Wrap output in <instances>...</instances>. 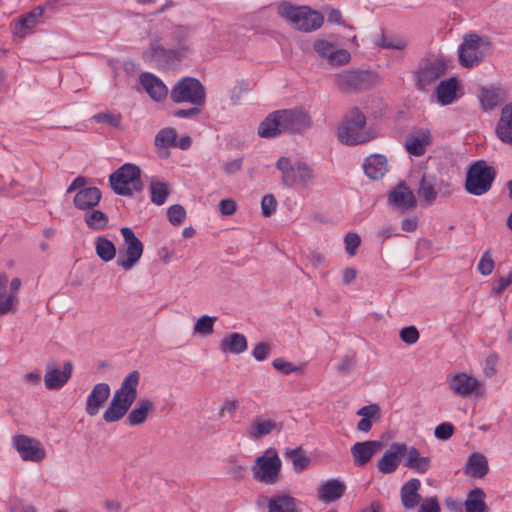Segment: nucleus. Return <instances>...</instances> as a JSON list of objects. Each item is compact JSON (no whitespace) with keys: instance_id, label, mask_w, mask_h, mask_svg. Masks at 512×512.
<instances>
[{"instance_id":"6ab92c4d","label":"nucleus","mask_w":512,"mask_h":512,"mask_svg":"<svg viewBox=\"0 0 512 512\" xmlns=\"http://www.w3.org/2000/svg\"><path fill=\"white\" fill-rule=\"evenodd\" d=\"M389 203L395 208L406 211L416 206V198L413 191L405 184H398L388 195Z\"/></svg>"},{"instance_id":"20e7f679","label":"nucleus","mask_w":512,"mask_h":512,"mask_svg":"<svg viewBox=\"0 0 512 512\" xmlns=\"http://www.w3.org/2000/svg\"><path fill=\"white\" fill-rule=\"evenodd\" d=\"M277 12L294 29L303 32H312L319 29L323 22V15L308 6H294L289 2L278 5Z\"/></svg>"},{"instance_id":"09e8293b","label":"nucleus","mask_w":512,"mask_h":512,"mask_svg":"<svg viewBox=\"0 0 512 512\" xmlns=\"http://www.w3.org/2000/svg\"><path fill=\"white\" fill-rule=\"evenodd\" d=\"M313 48L320 57L327 58L328 60L336 49V46L327 40L318 39L314 42Z\"/></svg>"},{"instance_id":"37998d69","label":"nucleus","mask_w":512,"mask_h":512,"mask_svg":"<svg viewBox=\"0 0 512 512\" xmlns=\"http://www.w3.org/2000/svg\"><path fill=\"white\" fill-rule=\"evenodd\" d=\"M150 194L152 203L158 206L163 205L170 194L168 184L152 180L150 182Z\"/></svg>"},{"instance_id":"f8f14e48","label":"nucleus","mask_w":512,"mask_h":512,"mask_svg":"<svg viewBox=\"0 0 512 512\" xmlns=\"http://www.w3.org/2000/svg\"><path fill=\"white\" fill-rule=\"evenodd\" d=\"M483 40L477 34H466L463 37V43L459 46V61L462 66L470 68L478 65L484 58V53L480 50Z\"/></svg>"},{"instance_id":"b1692460","label":"nucleus","mask_w":512,"mask_h":512,"mask_svg":"<svg viewBox=\"0 0 512 512\" xmlns=\"http://www.w3.org/2000/svg\"><path fill=\"white\" fill-rule=\"evenodd\" d=\"M431 458L422 456L414 446H407L404 455V466L418 474H425L431 468Z\"/></svg>"},{"instance_id":"4be33fe9","label":"nucleus","mask_w":512,"mask_h":512,"mask_svg":"<svg viewBox=\"0 0 512 512\" xmlns=\"http://www.w3.org/2000/svg\"><path fill=\"white\" fill-rule=\"evenodd\" d=\"M369 73L358 70H346L335 76L337 86L345 91L358 90L365 86Z\"/></svg>"},{"instance_id":"a211bd4d","label":"nucleus","mask_w":512,"mask_h":512,"mask_svg":"<svg viewBox=\"0 0 512 512\" xmlns=\"http://www.w3.org/2000/svg\"><path fill=\"white\" fill-rule=\"evenodd\" d=\"M267 502L268 512H301L300 502L286 493L275 494L271 497L260 496L257 503Z\"/></svg>"},{"instance_id":"338daca9","label":"nucleus","mask_w":512,"mask_h":512,"mask_svg":"<svg viewBox=\"0 0 512 512\" xmlns=\"http://www.w3.org/2000/svg\"><path fill=\"white\" fill-rule=\"evenodd\" d=\"M219 210L223 215H232L236 211V203L232 199H223L219 203Z\"/></svg>"},{"instance_id":"864d4df0","label":"nucleus","mask_w":512,"mask_h":512,"mask_svg":"<svg viewBox=\"0 0 512 512\" xmlns=\"http://www.w3.org/2000/svg\"><path fill=\"white\" fill-rule=\"evenodd\" d=\"M271 353V345L266 342L258 343L252 350V356L256 361L266 360Z\"/></svg>"},{"instance_id":"7ed1b4c3","label":"nucleus","mask_w":512,"mask_h":512,"mask_svg":"<svg viewBox=\"0 0 512 512\" xmlns=\"http://www.w3.org/2000/svg\"><path fill=\"white\" fill-rule=\"evenodd\" d=\"M378 131L366 127V116L358 109L349 111L338 129V138L341 143L354 146L375 139Z\"/></svg>"},{"instance_id":"3c124183","label":"nucleus","mask_w":512,"mask_h":512,"mask_svg":"<svg viewBox=\"0 0 512 512\" xmlns=\"http://www.w3.org/2000/svg\"><path fill=\"white\" fill-rule=\"evenodd\" d=\"M350 59L351 55L347 50L336 47L331 57L328 59V62L333 66H340L347 64Z\"/></svg>"},{"instance_id":"c9c22d12","label":"nucleus","mask_w":512,"mask_h":512,"mask_svg":"<svg viewBox=\"0 0 512 512\" xmlns=\"http://www.w3.org/2000/svg\"><path fill=\"white\" fill-rule=\"evenodd\" d=\"M220 348L223 352L241 354L248 348L247 339L243 334L231 333L221 340Z\"/></svg>"},{"instance_id":"a18cd8bd","label":"nucleus","mask_w":512,"mask_h":512,"mask_svg":"<svg viewBox=\"0 0 512 512\" xmlns=\"http://www.w3.org/2000/svg\"><path fill=\"white\" fill-rule=\"evenodd\" d=\"M177 133L173 128L161 129L155 136V146L159 149L176 146Z\"/></svg>"},{"instance_id":"f3484780","label":"nucleus","mask_w":512,"mask_h":512,"mask_svg":"<svg viewBox=\"0 0 512 512\" xmlns=\"http://www.w3.org/2000/svg\"><path fill=\"white\" fill-rule=\"evenodd\" d=\"M282 118V129L289 133H301L311 126L309 115L301 110H279Z\"/></svg>"},{"instance_id":"ea45409f","label":"nucleus","mask_w":512,"mask_h":512,"mask_svg":"<svg viewBox=\"0 0 512 512\" xmlns=\"http://www.w3.org/2000/svg\"><path fill=\"white\" fill-rule=\"evenodd\" d=\"M95 251L97 256L104 262H109L116 256L115 245L105 236H98L95 239Z\"/></svg>"},{"instance_id":"a19ab883","label":"nucleus","mask_w":512,"mask_h":512,"mask_svg":"<svg viewBox=\"0 0 512 512\" xmlns=\"http://www.w3.org/2000/svg\"><path fill=\"white\" fill-rule=\"evenodd\" d=\"M86 225L94 231H103L108 226V216L100 210L90 209L84 215Z\"/></svg>"},{"instance_id":"ddd939ff","label":"nucleus","mask_w":512,"mask_h":512,"mask_svg":"<svg viewBox=\"0 0 512 512\" xmlns=\"http://www.w3.org/2000/svg\"><path fill=\"white\" fill-rule=\"evenodd\" d=\"M446 63L440 58H429L420 66L417 71V86L419 89H426L434 84L446 72Z\"/></svg>"},{"instance_id":"f03ea898","label":"nucleus","mask_w":512,"mask_h":512,"mask_svg":"<svg viewBox=\"0 0 512 512\" xmlns=\"http://www.w3.org/2000/svg\"><path fill=\"white\" fill-rule=\"evenodd\" d=\"M189 35V29L184 26H177L172 32L177 44L175 48H164L159 38H152L150 48L143 53L145 61H153L158 67L165 68L175 61H181L189 52L185 41Z\"/></svg>"},{"instance_id":"680f3d73","label":"nucleus","mask_w":512,"mask_h":512,"mask_svg":"<svg viewBox=\"0 0 512 512\" xmlns=\"http://www.w3.org/2000/svg\"><path fill=\"white\" fill-rule=\"evenodd\" d=\"M277 201L272 194L265 195L261 201L262 213L265 217L272 215L276 210Z\"/></svg>"},{"instance_id":"58836bf2","label":"nucleus","mask_w":512,"mask_h":512,"mask_svg":"<svg viewBox=\"0 0 512 512\" xmlns=\"http://www.w3.org/2000/svg\"><path fill=\"white\" fill-rule=\"evenodd\" d=\"M486 495L481 488L472 489L464 502L465 512H488Z\"/></svg>"},{"instance_id":"412c9836","label":"nucleus","mask_w":512,"mask_h":512,"mask_svg":"<svg viewBox=\"0 0 512 512\" xmlns=\"http://www.w3.org/2000/svg\"><path fill=\"white\" fill-rule=\"evenodd\" d=\"M421 481L417 478L407 480L400 488L401 504L406 510L419 506L424 499L420 495Z\"/></svg>"},{"instance_id":"5701e85b","label":"nucleus","mask_w":512,"mask_h":512,"mask_svg":"<svg viewBox=\"0 0 512 512\" xmlns=\"http://www.w3.org/2000/svg\"><path fill=\"white\" fill-rule=\"evenodd\" d=\"M382 442L376 440L356 442L351 447V454L356 466L366 465L378 450L382 448Z\"/></svg>"},{"instance_id":"cd10ccee","label":"nucleus","mask_w":512,"mask_h":512,"mask_svg":"<svg viewBox=\"0 0 512 512\" xmlns=\"http://www.w3.org/2000/svg\"><path fill=\"white\" fill-rule=\"evenodd\" d=\"M280 431L281 424L277 423L272 419H263L261 417H256L249 428L247 429V436L250 439L258 440L271 434L273 431Z\"/></svg>"},{"instance_id":"bb28decb","label":"nucleus","mask_w":512,"mask_h":512,"mask_svg":"<svg viewBox=\"0 0 512 512\" xmlns=\"http://www.w3.org/2000/svg\"><path fill=\"white\" fill-rule=\"evenodd\" d=\"M346 491V485L339 479H330L323 482L318 488V499L324 503H331L340 499Z\"/></svg>"},{"instance_id":"774afa93","label":"nucleus","mask_w":512,"mask_h":512,"mask_svg":"<svg viewBox=\"0 0 512 512\" xmlns=\"http://www.w3.org/2000/svg\"><path fill=\"white\" fill-rule=\"evenodd\" d=\"M242 163H243L242 158H237V159H234L232 161L225 163L223 169H224L225 173H227L228 175H232L241 170Z\"/></svg>"},{"instance_id":"bf43d9fd","label":"nucleus","mask_w":512,"mask_h":512,"mask_svg":"<svg viewBox=\"0 0 512 512\" xmlns=\"http://www.w3.org/2000/svg\"><path fill=\"white\" fill-rule=\"evenodd\" d=\"M96 122H105L113 127H118L121 123V115L120 114H112V113H98L93 116Z\"/></svg>"},{"instance_id":"4468645a","label":"nucleus","mask_w":512,"mask_h":512,"mask_svg":"<svg viewBox=\"0 0 512 512\" xmlns=\"http://www.w3.org/2000/svg\"><path fill=\"white\" fill-rule=\"evenodd\" d=\"M450 389L461 397L480 395L481 384L475 377L466 373H455L448 377Z\"/></svg>"},{"instance_id":"69168bd1","label":"nucleus","mask_w":512,"mask_h":512,"mask_svg":"<svg viewBox=\"0 0 512 512\" xmlns=\"http://www.w3.org/2000/svg\"><path fill=\"white\" fill-rule=\"evenodd\" d=\"M379 411H380V408L377 404H371V405H367V406H364L361 409H359L357 414L359 416H362V418L371 419L374 416H376L379 413Z\"/></svg>"},{"instance_id":"4d7b16f0","label":"nucleus","mask_w":512,"mask_h":512,"mask_svg":"<svg viewBox=\"0 0 512 512\" xmlns=\"http://www.w3.org/2000/svg\"><path fill=\"white\" fill-rule=\"evenodd\" d=\"M360 237L356 233H348L344 238L346 252L353 256L356 253L357 248L360 245Z\"/></svg>"},{"instance_id":"2f4dec72","label":"nucleus","mask_w":512,"mask_h":512,"mask_svg":"<svg viewBox=\"0 0 512 512\" xmlns=\"http://www.w3.org/2000/svg\"><path fill=\"white\" fill-rule=\"evenodd\" d=\"M488 470L487 458L482 453L474 452L469 455L464 467L466 475L481 479L488 473Z\"/></svg>"},{"instance_id":"49530a36","label":"nucleus","mask_w":512,"mask_h":512,"mask_svg":"<svg viewBox=\"0 0 512 512\" xmlns=\"http://www.w3.org/2000/svg\"><path fill=\"white\" fill-rule=\"evenodd\" d=\"M217 317L203 315L201 316L194 325V333L202 336H207L213 333V327Z\"/></svg>"},{"instance_id":"c85d7f7f","label":"nucleus","mask_w":512,"mask_h":512,"mask_svg":"<svg viewBox=\"0 0 512 512\" xmlns=\"http://www.w3.org/2000/svg\"><path fill=\"white\" fill-rule=\"evenodd\" d=\"M282 133H285V130L282 129V118L279 110L270 113L258 127V134L262 138H275Z\"/></svg>"},{"instance_id":"6e6552de","label":"nucleus","mask_w":512,"mask_h":512,"mask_svg":"<svg viewBox=\"0 0 512 512\" xmlns=\"http://www.w3.org/2000/svg\"><path fill=\"white\" fill-rule=\"evenodd\" d=\"M170 98L174 103L202 106L206 100L205 88L198 79L183 77L171 89Z\"/></svg>"},{"instance_id":"c756f323","label":"nucleus","mask_w":512,"mask_h":512,"mask_svg":"<svg viewBox=\"0 0 512 512\" xmlns=\"http://www.w3.org/2000/svg\"><path fill=\"white\" fill-rule=\"evenodd\" d=\"M102 194L97 187H88L80 189L74 196V205L79 210H90L94 208L101 200Z\"/></svg>"},{"instance_id":"72a5a7b5","label":"nucleus","mask_w":512,"mask_h":512,"mask_svg":"<svg viewBox=\"0 0 512 512\" xmlns=\"http://www.w3.org/2000/svg\"><path fill=\"white\" fill-rule=\"evenodd\" d=\"M430 133L428 130H420L416 135L407 138L405 147L409 154L413 156H422L426 152V147L430 144Z\"/></svg>"},{"instance_id":"6e6d98bb","label":"nucleus","mask_w":512,"mask_h":512,"mask_svg":"<svg viewBox=\"0 0 512 512\" xmlns=\"http://www.w3.org/2000/svg\"><path fill=\"white\" fill-rule=\"evenodd\" d=\"M454 433V426L449 422L439 424L435 430L434 435L439 440H448Z\"/></svg>"},{"instance_id":"423d86ee","label":"nucleus","mask_w":512,"mask_h":512,"mask_svg":"<svg viewBox=\"0 0 512 512\" xmlns=\"http://www.w3.org/2000/svg\"><path fill=\"white\" fill-rule=\"evenodd\" d=\"M109 184L117 195L132 197L143 190L141 169L132 163H125L109 176Z\"/></svg>"},{"instance_id":"f257e3e1","label":"nucleus","mask_w":512,"mask_h":512,"mask_svg":"<svg viewBox=\"0 0 512 512\" xmlns=\"http://www.w3.org/2000/svg\"><path fill=\"white\" fill-rule=\"evenodd\" d=\"M139 381L140 373L137 370L130 372L123 379L120 387L114 392L107 409L103 413L105 422H117L126 415L137 398Z\"/></svg>"},{"instance_id":"8fccbe9b","label":"nucleus","mask_w":512,"mask_h":512,"mask_svg":"<svg viewBox=\"0 0 512 512\" xmlns=\"http://www.w3.org/2000/svg\"><path fill=\"white\" fill-rule=\"evenodd\" d=\"M272 366L284 375H289L293 372H300L302 369L299 366L294 365L291 362L284 360L283 358H276L272 362Z\"/></svg>"},{"instance_id":"79ce46f5","label":"nucleus","mask_w":512,"mask_h":512,"mask_svg":"<svg viewBox=\"0 0 512 512\" xmlns=\"http://www.w3.org/2000/svg\"><path fill=\"white\" fill-rule=\"evenodd\" d=\"M285 456L293 464V470L297 473L306 469L310 463V458L305 455L301 447L295 449H287Z\"/></svg>"},{"instance_id":"473e14b6","label":"nucleus","mask_w":512,"mask_h":512,"mask_svg":"<svg viewBox=\"0 0 512 512\" xmlns=\"http://www.w3.org/2000/svg\"><path fill=\"white\" fill-rule=\"evenodd\" d=\"M363 168L367 177L378 180L387 172V159L381 154L371 155L366 158Z\"/></svg>"},{"instance_id":"052dcab7","label":"nucleus","mask_w":512,"mask_h":512,"mask_svg":"<svg viewBox=\"0 0 512 512\" xmlns=\"http://www.w3.org/2000/svg\"><path fill=\"white\" fill-rule=\"evenodd\" d=\"M17 302V298L15 295L10 294L7 297L0 299V315H5L8 313H15V303Z\"/></svg>"},{"instance_id":"603ef678","label":"nucleus","mask_w":512,"mask_h":512,"mask_svg":"<svg viewBox=\"0 0 512 512\" xmlns=\"http://www.w3.org/2000/svg\"><path fill=\"white\" fill-rule=\"evenodd\" d=\"M478 271L484 275H490L494 268V260L490 254V251H485L478 263Z\"/></svg>"},{"instance_id":"13d9d810","label":"nucleus","mask_w":512,"mask_h":512,"mask_svg":"<svg viewBox=\"0 0 512 512\" xmlns=\"http://www.w3.org/2000/svg\"><path fill=\"white\" fill-rule=\"evenodd\" d=\"M418 512H441V507L436 496L425 498L419 505Z\"/></svg>"},{"instance_id":"0eeeda50","label":"nucleus","mask_w":512,"mask_h":512,"mask_svg":"<svg viewBox=\"0 0 512 512\" xmlns=\"http://www.w3.org/2000/svg\"><path fill=\"white\" fill-rule=\"evenodd\" d=\"M495 176L494 169L484 160L476 161L467 171L465 189L472 195H483L490 190Z\"/></svg>"},{"instance_id":"2eb2a0df","label":"nucleus","mask_w":512,"mask_h":512,"mask_svg":"<svg viewBox=\"0 0 512 512\" xmlns=\"http://www.w3.org/2000/svg\"><path fill=\"white\" fill-rule=\"evenodd\" d=\"M406 444L393 442L382 457L377 461V468L382 474L394 473L405 455Z\"/></svg>"},{"instance_id":"c03bdc74","label":"nucleus","mask_w":512,"mask_h":512,"mask_svg":"<svg viewBox=\"0 0 512 512\" xmlns=\"http://www.w3.org/2000/svg\"><path fill=\"white\" fill-rule=\"evenodd\" d=\"M417 193L419 197L422 198V200L426 202L428 205L434 203L437 198V191L433 183L430 180H428L425 175H423L420 180Z\"/></svg>"},{"instance_id":"393cba45","label":"nucleus","mask_w":512,"mask_h":512,"mask_svg":"<svg viewBox=\"0 0 512 512\" xmlns=\"http://www.w3.org/2000/svg\"><path fill=\"white\" fill-rule=\"evenodd\" d=\"M140 83L149 96L157 102L165 99L168 94L166 85L152 73H142L140 75Z\"/></svg>"},{"instance_id":"e2e57ef3","label":"nucleus","mask_w":512,"mask_h":512,"mask_svg":"<svg viewBox=\"0 0 512 512\" xmlns=\"http://www.w3.org/2000/svg\"><path fill=\"white\" fill-rule=\"evenodd\" d=\"M238 408V400L231 398L225 400L223 405L219 409V417L224 418L226 415L233 416Z\"/></svg>"},{"instance_id":"aec40b11","label":"nucleus","mask_w":512,"mask_h":512,"mask_svg":"<svg viewBox=\"0 0 512 512\" xmlns=\"http://www.w3.org/2000/svg\"><path fill=\"white\" fill-rule=\"evenodd\" d=\"M111 393L110 386L105 382L97 383L93 386L87 397L85 411L89 416H95L99 413L101 407L108 400Z\"/></svg>"},{"instance_id":"4c0bfd02","label":"nucleus","mask_w":512,"mask_h":512,"mask_svg":"<svg viewBox=\"0 0 512 512\" xmlns=\"http://www.w3.org/2000/svg\"><path fill=\"white\" fill-rule=\"evenodd\" d=\"M458 82L455 78L441 81L436 89L437 99L440 104L448 105L456 99Z\"/></svg>"},{"instance_id":"de8ad7c7","label":"nucleus","mask_w":512,"mask_h":512,"mask_svg":"<svg viewBox=\"0 0 512 512\" xmlns=\"http://www.w3.org/2000/svg\"><path fill=\"white\" fill-rule=\"evenodd\" d=\"M167 215L172 225L180 226L186 218V211L182 205L175 204L168 208Z\"/></svg>"},{"instance_id":"0e129e2a","label":"nucleus","mask_w":512,"mask_h":512,"mask_svg":"<svg viewBox=\"0 0 512 512\" xmlns=\"http://www.w3.org/2000/svg\"><path fill=\"white\" fill-rule=\"evenodd\" d=\"M355 364V357L353 355H345L337 366V371L340 373H348Z\"/></svg>"},{"instance_id":"7c9ffc66","label":"nucleus","mask_w":512,"mask_h":512,"mask_svg":"<svg viewBox=\"0 0 512 512\" xmlns=\"http://www.w3.org/2000/svg\"><path fill=\"white\" fill-rule=\"evenodd\" d=\"M495 131L503 143L512 145V102L502 108Z\"/></svg>"},{"instance_id":"9b49d317","label":"nucleus","mask_w":512,"mask_h":512,"mask_svg":"<svg viewBox=\"0 0 512 512\" xmlns=\"http://www.w3.org/2000/svg\"><path fill=\"white\" fill-rule=\"evenodd\" d=\"M281 460L276 453L272 456L262 455L256 458L252 468L254 478L268 485H273L279 480Z\"/></svg>"},{"instance_id":"1a4fd4ad","label":"nucleus","mask_w":512,"mask_h":512,"mask_svg":"<svg viewBox=\"0 0 512 512\" xmlns=\"http://www.w3.org/2000/svg\"><path fill=\"white\" fill-rule=\"evenodd\" d=\"M120 232L124 239L125 249L119 251L117 265L125 271H129L140 260L144 246L130 227H122Z\"/></svg>"},{"instance_id":"39448f33","label":"nucleus","mask_w":512,"mask_h":512,"mask_svg":"<svg viewBox=\"0 0 512 512\" xmlns=\"http://www.w3.org/2000/svg\"><path fill=\"white\" fill-rule=\"evenodd\" d=\"M276 168L281 172V182L287 188H308L315 181L313 169L305 162L293 163L290 158L280 157Z\"/></svg>"},{"instance_id":"f704fd0d","label":"nucleus","mask_w":512,"mask_h":512,"mask_svg":"<svg viewBox=\"0 0 512 512\" xmlns=\"http://www.w3.org/2000/svg\"><path fill=\"white\" fill-rule=\"evenodd\" d=\"M154 410V403L147 399L143 398L138 400L136 406L130 411L127 417V421L131 426H137L143 424L150 412Z\"/></svg>"},{"instance_id":"a878e982","label":"nucleus","mask_w":512,"mask_h":512,"mask_svg":"<svg viewBox=\"0 0 512 512\" xmlns=\"http://www.w3.org/2000/svg\"><path fill=\"white\" fill-rule=\"evenodd\" d=\"M42 6L35 7L28 13L23 14L15 23L13 33L19 38H24L37 24L38 19L43 15Z\"/></svg>"},{"instance_id":"9d476101","label":"nucleus","mask_w":512,"mask_h":512,"mask_svg":"<svg viewBox=\"0 0 512 512\" xmlns=\"http://www.w3.org/2000/svg\"><path fill=\"white\" fill-rule=\"evenodd\" d=\"M12 446L23 461L39 463L46 457V450L42 443L24 434L14 436Z\"/></svg>"},{"instance_id":"e433bc0d","label":"nucleus","mask_w":512,"mask_h":512,"mask_svg":"<svg viewBox=\"0 0 512 512\" xmlns=\"http://www.w3.org/2000/svg\"><path fill=\"white\" fill-rule=\"evenodd\" d=\"M479 100L483 110H493L504 100V91L495 87L482 88Z\"/></svg>"},{"instance_id":"5fc2aeb1","label":"nucleus","mask_w":512,"mask_h":512,"mask_svg":"<svg viewBox=\"0 0 512 512\" xmlns=\"http://www.w3.org/2000/svg\"><path fill=\"white\" fill-rule=\"evenodd\" d=\"M400 338L408 345L416 343L419 339V332L414 326L404 327L400 330Z\"/></svg>"},{"instance_id":"dca6fc26","label":"nucleus","mask_w":512,"mask_h":512,"mask_svg":"<svg viewBox=\"0 0 512 512\" xmlns=\"http://www.w3.org/2000/svg\"><path fill=\"white\" fill-rule=\"evenodd\" d=\"M73 365L67 361L63 365V369L56 367L55 363L46 365V373L44 375V384L48 390H58L65 386L72 376Z\"/></svg>"}]
</instances>
